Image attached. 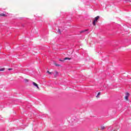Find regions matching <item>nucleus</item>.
<instances>
[{
  "instance_id": "1",
  "label": "nucleus",
  "mask_w": 131,
  "mask_h": 131,
  "mask_svg": "<svg viewBox=\"0 0 131 131\" xmlns=\"http://www.w3.org/2000/svg\"><path fill=\"white\" fill-rule=\"evenodd\" d=\"M99 18H100V16H97L95 18V19L93 22V24L94 26H96V23H97V22H98V20H99Z\"/></svg>"
},
{
  "instance_id": "2",
  "label": "nucleus",
  "mask_w": 131,
  "mask_h": 131,
  "mask_svg": "<svg viewBox=\"0 0 131 131\" xmlns=\"http://www.w3.org/2000/svg\"><path fill=\"white\" fill-rule=\"evenodd\" d=\"M128 97H129V93H126V96L124 97V99L126 101H128Z\"/></svg>"
},
{
  "instance_id": "3",
  "label": "nucleus",
  "mask_w": 131,
  "mask_h": 131,
  "mask_svg": "<svg viewBox=\"0 0 131 131\" xmlns=\"http://www.w3.org/2000/svg\"><path fill=\"white\" fill-rule=\"evenodd\" d=\"M65 60H71V58L66 57L63 59V60L59 59V61H61V62H64Z\"/></svg>"
},
{
  "instance_id": "4",
  "label": "nucleus",
  "mask_w": 131,
  "mask_h": 131,
  "mask_svg": "<svg viewBox=\"0 0 131 131\" xmlns=\"http://www.w3.org/2000/svg\"><path fill=\"white\" fill-rule=\"evenodd\" d=\"M33 85H34V86H35L36 88H37V89L39 90V87H38V84H37V83L33 82Z\"/></svg>"
},
{
  "instance_id": "5",
  "label": "nucleus",
  "mask_w": 131,
  "mask_h": 131,
  "mask_svg": "<svg viewBox=\"0 0 131 131\" xmlns=\"http://www.w3.org/2000/svg\"><path fill=\"white\" fill-rule=\"evenodd\" d=\"M100 95H101V92H99L98 94H97V95L96 96V98L97 99H98V98H100Z\"/></svg>"
},
{
  "instance_id": "6",
  "label": "nucleus",
  "mask_w": 131,
  "mask_h": 131,
  "mask_svg": "<svg viewBox=\"0 0 131 131\" xmlns=\"http://www.w3.org/2000/svg\"><path fill=\"white\" fill-rule=\"evenodd\" d=\"M86 31H89V29H86L85 30H83L80 32V33H83V32H85Z\"/></svg>"
},
{
  "instance_id": "7",
  "label": "nucleus",
  "mask_w": 131,
  "mask_h": 131,
  "mask_svg": "<svg viewBox=\"0 0 131 131\" xmlns=\"http://www.w3.org/2000/svg\"><path fill=\"white\" fill-rule=\"evenodd\" d=\"M5 71V68L0 67V71Z\"/></svg>"
},
{
  "instance_id": "8",
  "label": "nucleus",
  "mask_w": 131,
  "mask_h": 131,
  "mask_svg": "<svg viewBox=\"0 0 131 131\" xmlns=\"http://www.w3.org/2000/svg\"><path fill=\"white\" fill-rule=\"evenodd\" d=\"M5 16H6V14H5L4 13L0 14V16L1 17H5Z\"/></svg>"
},
{
  "instance_id": "9",
  "label": "nucleus",
  "mask_w": 131,
  "mask_h": 131,
  "mask_svg": "<svg viewBox=\"0 0 131 131\" xmlns=\"http://www.w3.org/2000/svg\"><path fill=\"white\" fill-rule=\"evenodd\" d=\"M101 128L102 130H103L105 129V126H102L101 127Z\"/></svg>"
},
{
  "instance_id": "10",
  "label": "nucleus",
  "mask_w": 131,
  "mask_h": 131,
  "mask_svg": "<svg viewBox=\"0 0 131 131\" xmlns=\"http://www.w3.org/2000/svg\"><path fill=\"white\" fill-rule=\"evenodd\" d=\"M58 32H59V33L61 34V30L58 29Z\"/></svg>"
},
{
  "instance_id": "11",
  "label": "nucleus",
  "mask_w": 131,
  "mask_h": 131,
  "mask_svg": "<svg viewBox=\"0 0 131 131\" xmlns=\"http://www.w3.org/2000/svg\"><path fill=\"white\" fill-rule=\"evenodd\" d=\"M47 73H49V74H52V73L50 72V71H48Z\"/></svg>"
},
{
  "instance_id": "12",
  "label": "nucleus",
  "mask_w": 131,
  "mask_h": 131,
  "mask_svg": "<svg viewBox=\"0 0 131 131\" xmlns=\"http://www.w3.org/2000/svg\"><path fill=\"white\" fill-rule=\"evenodd\" d=\"M25 81H26V82H28V79H25Z\"/></svg>"
},
{
  "instance_id": "13",
  "label": "nucleus",
  "mask_w": 131,
  "mask_h": 131,
  "mask_svg": "<svg viewBox=\"0 0 131 131\" xmlns=\"http://www.w3.org/2000/svg\"><path fill=\"white\" fill-rule=\"evenodd\" d=\"M56 66H60L59 64H55Z\"/></svg>"
},
{
  "instance_id": "14",
  "label": "nucleus",
  "mask_w": 131,
  "mask_h": 131,
  "mask_svg": "<svg viewBox=\"0 0 131 131\" xmlns=\"http://www.w3.org/2000/svg\"><path fill=\"white\" fill-rule=\"evenodd\" d=\"M8 70H12V69H8Z\"/></svg>"
},
{
  "instance_id": "15",
  "label": "nucleus",
  "mask_w": 131,
  "mask_h": 131,
  "mask_svg": "<svg viewBox=\"0 0 131 131\" xmlns=\"http://www.w3.org/2000/svg\"><path fill=\"white\" fill-rule=\"evenodd\" d=\"M56 74H58V72H56Z\"/></svg>"
}]
</instances>
